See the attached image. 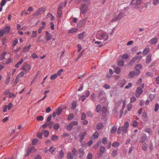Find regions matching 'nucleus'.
<instances>
[{
    "mask_svg": "<svg viewBox=\"0 0 159 159\" xmlns=\"http://www.w3.org/2000/svg\"><path fill=\"white\" fill-rule=\"evenodd\" d=\"M109 34L106 32H98L96 35V38L99 40L103 39L104 41L107 40L109 39Z\"/></svg>",
    "mask_w": 159,
    "mask_h": 159,
    "instance_id": "1",
    "label": "nucleus"
},
{
    "mask_svg": "<svg viewBox=\"0 0 159 159\" xmlns=\"http://www.w3.org/2000/svg\"><path fill=\"white\" fill-rule=\"evenodd\" d=\"M125 13L122 12H120L116 16L114 17L111 20L110 22L112 23L116 21L122 19L124 16H125Z\"/></svg>",
    "mask_w": 159,
    "mask_h": 159,
    "instance_id": "2",
    "label": "nucleus"
},
{
    "mask_svg": "<svg viewBox=\"0 0 159 159\" xmlns=\"http://www.w3.org/2000/svg\"><path fill=\"white\" fill-rule=\"evenodd\" d=\"M31 67L30 65L27 63H24L22 66L21 70L26 72L27 73L29 72L31 69Z\"/></svg>",
    "mask_w": 159,
    "mask_h": 159,
    "instance_id": "3",
    "label": "nucleus"
},
{
    "mask_svg": "<svg viewBox=\"0 0 159 159\" xmlns=\"http://www.w3.org/2000/svg\"><path fill=\"white\" fill-rule=\"evenodd\" d=\"M63 4L62 3H60L57 9V15L58 18V20L59 21H61V17L62 15V9Z\"/></svg>",
    "mask_w": 159,
    "mask_h": 159,
    "instance_id": "4",
    "label": "nucleus"
},
{
    "mask_svg": "<svg viewBox=\"0 0 159 159\" xmlns=\"http://www.w3.org/2000/svg\"><path fill=\"white\" fill-rule=\"evenodd\" d=\"M88 7L85 4H82L81 5L80 8L81 14H85L87 11Z\"/></svg>",
    "mask_w": 159,
    "mask_h": 159,
    "instance_id": "5",
    "label": "nucleus"
},
{
    "mask_svg": "<svg viewBox=\"0 0 159 159\" xmlns=\"http://www.w3.org/2000/svg\"><path fill=\"white\" fill-rule=\"evenodd\" d=\"M78 124V122L77 121H73L71 122L69 125L66 127V129L67 130H70L74 126L77 125Z\"/></svg>",
    "mask_w": 159,
    "mask_h": 159,
    "instance_id": "6",
    "label": "nucleus"
},
{
    "mask_svg": "<svg viewBox=\"0 0 159 159\" xmlns=\"http://www.w3.org/2000/svg\"><path fill=\"white\" fill-rule=\"evenodd\" d=\"M143 90L142 88L140 87H138L135 93L136 97L138 98H139L140 95L143 93Z\"/></svg>",
    "mask_w": 159,
    "mask_h": 159,
    "instance_id": "7",
    "label": "nucleus"
},
{
    "mask_svg": "<svg viewBox=\"0 0 159 159\" xmlns=\"http://www.w3.org/2000/svg\"><path fill=\"white\" fill-rule=\"evenodd\" d=\"M86 135L87 131H85L83 133H81L80 134H79V137L80 138L79 141L80 142H82L83 140L84 139V137L86 136Z\"/></svg>",
    "mask_w": 159,
    "mask_h": 159,
    "instance_id": "8",
    "label": "nucleus"
},
{
    "mask_svg": "<svg viewBox=\"0 0 159 159\" xmlns=\"http://www.w3.org/2000/svg\"><path fill=\"white\" fill-rule=\"evenodd\" d=\"M126 83V80L124 79L120 80L118 82V85L120 87H123Z\"/></svg>",
    "mask_w": 159,
    "mask_h": 159,
    "instance_id": "9",
    "label": "nucleus"
},
{
    "mask_svg": "<svg viewBox=\"0 0 159 159\" xmlns=\"http://www.w3.org/2000/svg\"><path fill=\"white\" fill-rule=\"evenodd\" d=\"M142 66L140 64H138L136 65L135 66V70L137 72V75H139L140 73V69L142 68Z\"/></svg>",
    "mask_w": 159,
    "mask_h": 159,
    "instance_id": "10",
    "label": "nucleus"
},
{
    "mask_svg": "<svg viewBox=\"0 0 159 159\" xmlns=\"http://www.w3.org/2000/svg\"><path fill=\"white\" fill-rule=\"evenodd\" d=\"M137 72L134 71H131L129 72V78H133L135 75H137Z\"/></svg>",
    "mask_w": 159,
    "mask_h": 159,
    "instance_id": "11",
    "label": "nucleus"
},
{
    "mask_svg": "<svg viewBox=\"0 0 159 159\" xmlns=\"http://www.w3.org/2000/svg\"><path fill=\"white\" fill-rule=\"evenodd\" d=\"M46 39L47 41H48L51 39L52 38V35L48 31H46Z\"/></svg>",
    "mask_w": 159,
    "mask_h": 159,
    "instance_id": "12",
    "label": "nucleus"
},
{
    "mask_svg": "<svg viewBox=\"0 0 159 159\" xmlns=\"http://www.w3.org/2000/svg\"><path fill=\"white\" fill-rule=\"evenodd\" d=\"M151 57H152V54L151 53L149 54L147 56L146 59V63L147 64H149L150 62L151 61Z\"/></svg>",
    "mask_w": 159,
    "mask_h": 159,
    "instance_id": "13",
    "label": "nucleus"
},
{
    "mask_svg": "<svg viewBox=\"0 0 159 159\" xmlns=\"http://www.w3.org/2000/svg\"><path fill=\"white\" fill-rule=\"evenodd\" d=\"M126 101H125L123 102V107H122L121 109V110L120 111V117H121V116H122V115L123 113V111L124 108L126 105Z\"/></svg>",
    "mask_w": 159,
    "mask_h": 159,
    "instance_id": "14",
    "label": "nucleus"
},
{
    "mask_svg": "<svg viewBox=\"0 0 159 159\" xmlns=\"http://www.w3.org/2000/svg\"><path fill=\"white\" fill-rule=\"evenodd\" d=\"M64 152L61 150L59 152L57 157L59 159H61L62 158L64 157Z\"/></svg>",
    "mask_w": 159,
    "mask_h": 159,
    "instance_id": "15",
    "label": "nucleus"
},
{
    "mask_svg": "<svg viewBox=\"0 0 159 159\" xmlns=\"http://www.w3.org/2000/svg\"><path fill=\"white\" fill-rule=\"evenodd\" d=\"M31 47V45L29 44L28 46H25L23 48V51L24 52H28Z\"/></svg>",
    "mask_w": 159,
    "mask_h": 159,
    "instance_id": "16",
    "label": "nucleus"
},
{
    "mask_svg": "<svg viewBox=\"0 0 159 159\" xmlns=\"http://www.w3.org/2000/svg\"><path fill=\"white\" fill-rule=\"evenodd\" d=\"M148 148V145L146 143H143L142 146V149L144 151H147Z\"/></svg>",
    "mask_w": 159,
    "mask_h": 159,
    "instance_id": "17",
    "label": "nucleus"
},
{
    "mask_svg": "<svg viewBox=\"0 0 159 159\" xmlns=\"http://www.w3.org/2000/svg\"><path fill=\"white\" fill-rule=\"evenodd\" d=\"M28 150L30 153L35 152L36 150L34 147H33L29 148L28 149Z\"/></svg>",
    "mask_w": 159,
    "mask_h": 159,
    "instance_id": "18",
    "label": "nucleus"
},
{
    "mask_svg": "<svg viewBox=\"0 0 159 159\" xmlns=\"http://www.w3.org/2000/svg\"><path fill=\"white\" fill-rule=\"evenodd\" d=\"M10 27L9 26H6L3 30L5 32V34H7L8 33L10 30Z\"/></svg>",
    "mask_w": 159,
    "mask_h": 159,
    "instance_id": "19",
    "label": "nucleus"
},
{
    "mask_svg": "<svg viewBox=\"0 0 159 159\" xmlns=\"http://www.w3.org/2000/svg\"><path fill=\"white\" fill-rule=\"evenodd\" d=\"M56 148L54 146H51L50 148L49 151L52 154L55 151Z\"/></svg>",
    "mask_w": 159,
    "mask_h": 159,
    "instance_id": "20",
    "label": "nucleus"
},
{
    "mask_svg": "<svg viewBox=\"0 0 159 159\" xmlns=\"http://www.w3.org/2000/svg\"><path fill=\"white\" fill-rule=\"evenodd\" d=\"M146 140V137L145 136H143L141 137L139 140V142L141 143L144 142Z\"/></svg>",
    "mask_w": 159,
    "mask_h": 159,
    "instance_id": "21",
    "label": "nucleus"
},
{
    "mask_svg": "<svg viewBox=\"0 0 159 159\" xmlns=\"http://www.w3.org/2000/svg\"><path fill=\"white\" fill-rule=\"evenodd\" d=\"M23 59H20V61L19 62H18L15 65V67L17 68H18L19 66L20 65H21V64H22V62H23Z\"/></svg>",
    "mask_w": 159,
    "mask_h": 159,
    "instance_id": "22",
    "label": "nucleus"
},
{
    "mask_svg": "<svg viewBox=\"0 0 159 159\" xmlns=\"http://www.w3.org/2000/svg\"><path fill=\"white\" fill-rule=\"evenodd\" d=\"M137 61L136 58L134 57L129 62V65L132 66Z\"/></svg>",
    "mask_w": 159,
    "mask_h": 159,
    "instance_id": "23",
    "label": "nucleus"
},
{
    "mask_svg": "<svg viewBox=\"0 0 159 159\" xmlns=\"http://www.w3.org/2000/svg\"><path fill=\"white\" fill-rule=\"evenodd\" d=\"M137 61L136 58L134 57L129 62V65L132 66Z\"/></svg>",
    "mask_w": 159,
    "mask_h": 159,
    "instance_id": "24",
    "label": "nucleus"
},
{
    "mask_svg": "<svg viewBox=\"0 0 159 159\" xmlns=\"http://www.w3.org/2000/svg\"><path fill=\"white\" fill-rule=\"evenodd\" d=\"M27 73L24 71H21L17 75L19 77H22L25 74H26Z\"/></svg>",
    "mask_w": 159,
    "mask_h": 159,
    "instance_id": "25",
    "label": "nucleus"
},
{
    "mask_svg": "<svg viewBox=\"0 0 159 159\" xmlns=\"http://www.w3.org/2000/svg\"><path fill=\"white\" fill-rule=\"evenodd\" d=\"M101 106L100 104H98L96 107V111L99 113L101 110Z\"/></svg>",
    "mask_w": 159,
    "mask_h": 159,
    "instance_id": "26",
    "label": "nucleus"
},
{
    "mask_svg": "<svg viewBox=\"0 0 159 159\" xmlns=\"http://www.w3.org/2000/svg\"><path fill=\"white\" fill-rule=\"evenodd\" d=\"M157 38L152 39L150 41L152 44H155L157 43Z\"/></svg>",
    "mask_w": 159,
    "mask_h": 159,
    "instance_id": "27",
    "label": "nucleus"
},
{
    "mask_svg": "<svg viewBox=\"0 0 159 159\" xmlns=\"http://www.w3.org/2000/svg\"><path fill=\"white\" fill-rule=\"evenodd\" d=\"M43 133L45 137H47L48 136L49 132L48 130H44L43 131Z\"/></svg>",
    "mask_w": 159,
    "mask_h": 159,
    "instance_id": "28",
    "label": "nucleus"
},
{
    "mask_svg": "<svg viewBox=\"0 0 159 159\" xmlns=\"http://www.w3.org/2000/svg\"><path fill=\"white\" fill-rule=\"evenodd\" d=\"M150 49L149 48H146L143 52V54L144 55L147 54L149 52Z\"/></svg>",
    "mask_w": 159,
    "mask_h": 159,
    "instance_id": "29",
    "label": "nucleus"
},
{
    "mask_svg": "<svg viewBox=\"0 0 159 159\" xmlns=\"http://www.w3.org/2000/svg\"><path fill=\"white\" fill-rule=\"evenodd\" d=\"M101 141H98L96 144L95 145H94L93 148H94L95 149H97L99 147V146L101 144Z\"/></svg>",
    "mask_w": 159,
    "mask_h": 159,
    "instance_id": "30",
    "label": "nucleus"
},
{
    "mask_svg": "<svg viewBox=\"0 0 159 159\" xmlns=\"http://www.w3.org/2000/svg\"><path fill=\"white\" fill-rule=\"evenodd\" d=\"M37 32L36 31H33L32 33V35L31 36V38H34L37 36Z\"/></svg>",
    "mask_w": 159,
    "mask_h": 159,
    "instance_id": "31",
    "label": "nucleus"
},
{
    "mask_svg": "<svg viewBox=\"0 0 159 159\" xmlns=\"http://www.w3.org/2000/svg\"><path fill=\"white\" fill-rule=\"evenodd\" d=\"M124 64V61L121 60L118 61V65L120 66H122Z\"/></svg>",
    "mask_w": 159,
    "mask_h": 159,
    "instance_id": "32",
    "label": "nucleus"
},
{
    "mask_svg": "<svg viewBox=\"0 0 159 159\" xmlns=\"http://www.w3.org/2000/svg\"><path fill=\"white\" fill-rule=\"evenodd\" d=\"M124 60H125L127 59L128 57V55L127 54H124L123 55L120 56Z\"/></svg>",
    "mask_w": 159,
    "mask_h": 159,
    "instance_id": "33",
    "label": "nucleus"
},
{
    "mask_svg": "<svg viewBox=\"0 0 159 159\" xmlns=\"http://www.w3.org/2000/svg\"><path fill=\"white\" fill-rule=\"evenodd\" d=\"M120 68L118 67H116L115 69V72L117 74H119L120 72Z\"/></svg>",
    "mask_w": 159,
    "mask_h": 159,
    "instance_id": "34",
    "label": "nucleus"
},
{
    "mask_svg": "<svg viewBox=\"0 0 159 159\" xmlns=\"http://www.w3.org/2000/svg\"><path fill=\"white\" fill-rule=\"evenodd\" d=\"M67 159H73V155L71 152H69L67 155Z\"/></svg>",
    "mask_w": 159,
    "mask_h": 159,
    "instance_id": "35",
    "label": "nucleus"
},
{
    "mask_svg": "<svg viewBox=\"0 0 159 159\" xmlns=\"http://www.w3.org/2000/svg\"><path fill=\"white\" fill-rule=\"evenodd\" d=\"M77 29L75 28H72L70 30H68V33H73L76 32Z\"/></svg>",
    "mask_w": 159,
    "mask_h": 159,
    "instance_id": "36",
    "label": "nucleus"
},
{
    "mask_svg": "<svg viewBox=\"0 0 159 159\" xmlns=\"http://www.w3.org/2000/svg\"><path fill=\"white\" fill-rule=\"evenodd\" d=\"M74 115L73 114H70L67 118V119L68 120H70L73 119Z\"/></svg>",
    "mask_w": 159,
    "mask_h": 159,
    "instance_id": "37",
    "label": "nucleus"
},
{
    "mask_svg": "<svg viewBox=\"0 0 159 159\" xmlns=\"http://www.w3.org/2000/svg\"><path fill=\"white\" fill-rule=\"evenodd\" d=\"M76 106V102L75 101H74L72 104L71 108L72 109H74L75 108Z\"/></svg>",
    "mask_w": 159,
    "mask_h": 159,
    "instance_id": "38",
    "label": "nucleus"
},
{
    "mask_svg": "<svg viewBox=\"0 0 159 159\" xmlns=\"http://www.w3.org/2000/svg\"><path fill=\"white\" fill-rule=\"evenodd\" d=\"M103 127V125L101 123H98L97 126V128L98 129H100Z\"/></svg>",
    "mask_w": 159,
    "mask_h": 159,
    "instance_id": "39",
    "label": "nucleus"
},
{
    "mask_svg": "<svg viewBox=\"0 0 159 159\" xmlns=\"http://www.w3.org/2000/svg\"><path fill=\"white\" fill-rule=\"evenodd\" d=\"M105 147L104 146H102L100 148V151L102 154L105 152Z\"/></svg>",
    "mask_w": 159,
    "mask_h": 159,
    "instance_id": "40",
    "label": "nucleus"
},
{
    "mask_svg": "<svg viewBox=\"0 0 159 159\" xmlns=\"http://www.w3.org/2000/svg\"><path fill=\"white\" fill-rule=\"evenodd\" d=\"M18 42V39L17 38H15L14 40L13 41L12 45L13 47L15 46L16 44Z\"/></svg>",
    "mask_w": 159,
    "mask_h": 159,
    "instance_id": "41",
    "label": "nucleus"
},
{
    "mask_svg": "<svg viewBox=\"0 0 159 159\" xmlns=\"http://www.w3.org/2000/svg\"><path fill=\"white\" fill-rule=\"evenodd\" d=\"M99 135V134L98 133L97 131H96L93 134L94 138L95 139H97L98 138Z\"/></svg>",
    "mask_w": 159,
    "mask_h": 159,
    "instance_id": "42",
    "label": "nucleus"
},
{
    "mask_svg": "<svg viewBox=\"0 0 159 159\" xmlns=\"http://www.w3.org/2000/svg\"><path fill=\"white\" fill-rule=\"evenodd\" d=\"M84 33L83 32L81 33H80L78 34V38L80 39H82L84 37Z\"/></svg>",
    "mask_w": 159,
    "mask_h": 159,
    "instance_id": "43",
    "label": "nucleus"
},
{
    "mask_svg": "<svg viewBox=\"0 0 159 159\" xmlns=\"http://www.w3.org/2000/svg\"><path fill=\"white\" fill-rule=\"evenodd\" d=\"M152 0V4L156 6L159 4V0Z\"/></svg>",
    "mask_w": 159,
    "mask_h": 159,
    "instance_id": "44",
    "label": "nucleus"
},
{
    "mask_svg": "<svg viewBox=\"0 0 159 159\" xmlns=\"http://www.w3.org/2000/svg\"><path fill=\"white\" fill-rule=\"evenodd\" d=\"M120 145V143L117 142H114L112 144L113 147H118Z\"/></svg>",
    "mask_w": 159,
    "mask_h": 159,
    "instance_id": "45",
    "label": "nucleus"
},
{
    "mask_svg": "<svg viewBox=\"0 0 159 159\" xmlns=\"http://www.w3.org/2000/svg\"><path fill=\"white\" fill-rule=\"evenodd\" d=\"M107 111V109L106 107L103 106L102 109V111L103 113H105Z\"/></svg>",
    "mask_w": 159,
    "mask_h": 159,
    "instance_id": "46",
    "label": "nucleus"
},
{
    "mask_svg": "<svg viewBox=\"0 0 159 159\" xmlns=\"http://www.w3.org/2000/svg\"><path fill=\"white\" fill-rule=\"evenodd\" d=\"M117 128L115 126H113L111 129V132L112 133H115L116 131Z\"/></svg>",
    "mask_w": 159,
    "mask_h": 159,
    "instance_id": "47",
    "label": "nucleus"
},
{
    "mask_svg": "<svg viewBox=\"0 0 159 159\" xmlns=\"http://www.w3.org/2000/svg\"><path fill=\"white\" fill-rule=\"evenodd\" d=\"M86 115L84 112L82 113L81 115V119L82 120H84L86 118Z\"/></svg>",
    "mask_w": 159,
    "mask_h": 159,
    "instance_id": "48",
    "label": "nucleus"
},
{
    "mask_svg": "<svg viewBox=\"0 0 159 159\" xmlns=\"http://www.w3.org/2000/svg\"><path fill=\"white\" fill-rule=\"evenodd\" d=\"M62 111V109L61 108H58L57 109V112H56L58 115H60L61 114Z\"/></svg>",
    "mask_w": 159,
    "mask_h": 159,
    "instance_id": "49",
    "label": "nucleus"
},
{
    "mask_svg": "<svg viewBox=\"0 0 159 159\" xmlns=\"http://www.w3.org/2000/svg\"><path fill=\"white\" fill-rule=\"evenodd\" d=\"M9 98H15L16 97V95H15L14 93H12L10 92L9 94Z\"/></svg>",
    "mask_w": 159,
    "mask_h": 159,
    "instance_id": "50",
    "label": "nucleus"
},
{
    "mask_svg": "<svg viewBox=\"0 0 159 159\" xmlns=\"http://www.w3.org/2000/svg\"><path fill=\"white\" fill-rule=\"evenodd\" d=\"M57 77V74H55L52 75L51 76L50 79L51 80H53L55 79Z\"/></svg>",
    "mask_w": 159,
    "mask_h": 159,
    "instance_id": "51",
    "label": "nucleus"
},
{
    "mask_svg": "<svg viewBox=\"0 0 159 159\" xmlns=\"http://www.w3.org/2000/svg\"><path fill=\"white\" fill-rule=\"evenodd\" d=\"M59 126V125L58 123H57L53 126V128L56 130L58 129Z\"/></svg>",
    "mask_w": 159,
    "mask_h": 159,
    "instance_id": "52",
    "label": "nucleus"
},
{
    "mask_svg": "<svg viewBox=\"0 0 159 159\" xmlns=\"http://www.w3.org/2000/svg\"><path fill=\"white\" fill-rule=\"evenodd\" d=\"M51 139L52 140L55 141L58 139V137L56 135H53Z\"/></svg>",
    "mask_w": 159,
    "mask_h": 159,
    "instance_id": "53",
    "label": "nucleus"
},
{
    "mask_svg": "<svg viewBox=\"0 0 159 159\" xmlns=\"http://www.w3.org/2000/svg\"><path fill=\"white\" fill-rule=\"evenodd\" d=\"M48 126H49V127L51 128L53 126V125L54 124V123L52 121H50L48 123Z\"/></svg>",
    "mask_w": 159,
    "mask_h": 159,
    "instance_id": "54",
    "label": "nucleus"
},
{
    "mask_svg": "<svg viewBox=\"0 0 159 159\" xmlns=\"http://www.w3.org/2000/svg\"><path fill=\"white\" fill-rule=\"evenodd\" d=\"M117 150H114L112 152V155L113 157H115L117 154Z\"/></svg>",
    "mask_w": 159,
    "mask_h": 159,
    "instance_id": "55",
    "label": "nucleus"
},
{
    "mask_svg": "<svg viewBox=\"0 0 159 159\" xmlns=\"http://www.w3.org/2000/svg\"><path fill=\"white\" fill-rule=\"evenodd\" d=\"M159 107V105L157 103L155 104V107L154 109V110L155 111H158Z\"/></svg>",
    "mask_w": 159,
    "mask_h": 159,
    "instance_id": "56",
    "label": "nucleus"
},
{
    "mask_svg": "<svg viewBox=\"0 0 159 159\" xmlns=\"http://www.w3.org/2000/svg\"><path fill=\"white\" fill-rule=\"evenodd\" d=\"M87 114L88 116L90 117H92L93 116V114L90 111H88L87 113Z\"/></svg>",
    "mask_w": 159,
    "mask_h": 159,
    "instance_id": "57",
    "label": "nucleus"
},
{
    "mask_svg": "<svg viewBox=\"0 0 159 159\" xmlns=\"http://www.w3.org/2000/svg\"><path fill=\"white\" fill-rule=\"evenodd\" d=\"M107 139L104 137L103 138L102 141V143L103 144H106L107 142Z\"/></svg>",
    "mask_w": 159,
    "mask_h": 159,
    "instance_id": "58",
    "label": "nucleus"
},
{
    "mask_svg": "<svg viewBox=\"0 0 159 159\" xmlns=\"http://www.w3.org/2000/svg\"><path fill=\"white\" fill-rule=\"evenodd\" d=\"M130 99V102H133L135 101L136 100V98L134 97H131Z\"/></svg>",
    "mask_w": 159,
    "mask_h": 159,
    "instance_id": "59",
    "label": "nucleus"
},
{
    "mask_svg": "<svg viewBox=\"0 0 159 159\" xmlns=\"http://www.w3.org/2000/svg\"><path fill=\"white\" fill-rule=\"evenodd\" d=\"M127 110L128 111H130L132 108V105L130 103H129L127 106Z\"/></svg>",
    "mask_w": 159,
    "mask_h": 159,
    "instance_id": "60",
    "label": "nucleus"
},
{
    "mask_svg": "<svg viewBox=\"0 0 159 159\" xmlns=\"http://www.w3.org/2000/svg\"><path fill=\"white\" fill-rule=\"evenodd\" d=\"M37 119L38 120L41 121L42 120H43V118L42 116H38L37 117Z\"/></svg>",
    "mask_w": 159,
    "mask_h": 159,
    "instance_id": "61",
    "label": "nucleus"
},
{
    "mask_svg": "<svg viewBox=\"0 0 159 159\" xmlns=\"http://www.w3.org/2000/svg\"><path fill=\"white\" fill-rule=\"evenodd\" d=\"M43 135V133L41 132H38L37 134V136L39 139L42 138V136Z\"/></svg>",
    "mask_w": 159,
    "mask_h": 159,
    "instance_id": "62",
    "label": "nucleus"
},
{
    "mask_svg": "<svg viewBox=\"0 0 159 159\" xmlns=\"http://www.w3.org/2000/svg\"><path fill=\"white\" fill-rule=\"evenodd\" d=\"M132 125L134 127H137L138 125L137 122L135 120L133 121L132 123Z\"/></svg>",
    "mask_w": 159,
    "mask_h": 159,
    "instance_id": "63",
    "label": "nucleus"
},
{
    "mask_svg": "<svg viewBox=\"0 0 159 159\" xmlns=\"http://www.w3.org/2000/svg\"><path fill=\"white\" fill-rule=\"evenodd\" d=\"M92 155L91 153H89L87 155L88 159H92Z\"/></svg>",
    "mask_w": 159,
    "mask_h": 159,
    "instance_id": "64",
    "label": "nucleus"
}]
</instances>
